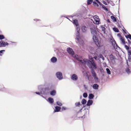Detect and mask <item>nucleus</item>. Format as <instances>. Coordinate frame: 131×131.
Instances as JSON below:
<instances>
[{"instance_id":"a878e982","label":"nucleus","mask_w":131,"mask_h":131,"mask_svg":"<svg viewBox=\"0 0 131 131\" xmlns=\"http://www.w3.org/2000/svg\"><path fill=\"white\" fill-rule=\"evenodd\" d=\"M86 101L85 99H83L81 101V103L83 104H85L86 103Z\"/></svg>"},{"instance_id":"473e14b6","label":"nucleus","mask_w":131,"mask_h":131,"mask_svg":"<svg viewBox=\"0 0 131 131\" xmlns=\"http://www.w3.org/2000/svg\"><path fill=\"white\" fill-rule=\"evenodd\" d=\"M5 38L4 36L3 35H0V39L2 40L5 39Z\"/></svg>"},{"instance_id":"09e8293b","label":"nucleus","mask_w":131,"mask_h":131,"mask_svg":"<svg viewBox=\"0 0 131 131\" xmlns=\"http://www.w3.org/2000/svg\"><path fill=\"white\" fill-rule=\"evenodd\" d=\"M101 58H102V59L103 60H104V58L103 57H103H102Z\"/></svg>"},{"instance_id":"bb28decb","label":"nucleus","mask_w":131,"mask_h":131,"mask_svg":"<svg viewBox=\"0 0 131 131\" xmlns=\"http://www.w3.org/2000/svg\"><path fill=\"white\" fill-rule=\"evenodd\" d=\"M113 30L116 32H119V30L117 28L115 27L113 28Z\"/></svg>"},{"instance_id":"dca6fc26","label":"nucleus","mask_w":131,"mask_h":131,"mask_svg":"<svg viewBox=\"0 0 131 131\" xmlns=\"http://www.w3.org/2000/svg\"><path fill=\"white\" fill-rule=\"evenodd\" d=\"M99 87V85L96 84H93L92 86V87L95 90H97L98 89Z\"/></svg>"},{"instance_id":"423d86ee","label":"nucleus","mask_w":131,"mask_h":131,"mask_svg":"<svg viewBox=\"0 0 131 131\" xmlns=\"http://www.w3.org/2000/svg\"><path fill=\"white\" fill-rule=\"evenodd\" d=\"M55 75L57 78L59 80H61L63 79L62 73L60 72H57Z\"/></svg>"},{"instance_id":"49530a36","label":"nucleus","mask_w":131,"mask_h":131,"mask_svg":"<svg viewBox=\"0 0 131 131\" xmlns=\"http://www.w3.org/2000/svg\"><path fill=\"white\" fill-rule=\"evenodd\" d=\"M34 21H39L40 20L39 19H34Z\"/></svg>"},{"instance_id":"052dcab7","label":"nucleus","mask_w":131,"mask_h":131,"mask_svg":"<svg viewBox=\"0 0 131 131\" xmlns=\"http://www.w3.org/2000/svg\"><path fill=\"white\" fill-rule=\"evenodd\" d=\"M67 18L68 19H69V20H70V19H69L68 18Z\"/></svg>"},{"instance_id":"4d7b16f0","label":"nucleus","mask_w":131,"mask_h":131,"mask_svg":"<svg viewBox=\"0 0 131 131\" xmlns=\"http://www.w3.org/2000/svg\"><path fill=\"white\" fill-rule=\"evenodd\" d=\"M67 18L68 19H69V20H70V19H69L68 18Z\"/></svg>"},{"instance_id":"5701e85b","label":"nucleus","mask_w":131,"mask_h":131,"mask_svg":"<svg viewBox=\"0 0 131 131\" xmlns=\"http://www.w3.org/2000/svg\"><path fill=\"white\" fill-rule=\"evenodd\" d=\"M56 93V91L54 90L52 91L50 93V95L52 96L54 95H55Z\"/></svg>"},{"instance_id":"39448f33","label":"nucleus","mask_w":131,"mask_h":131,"mask_svg":"<svg viewBox=\"0 0 131 131\" xmlns=\"http://www.w3.org/2000/svg\"><path fill=\"white\" fill-rule=\"evenodd\" d=\"M49 88L48 87H46L44 90H43L42 89L41 91H40V93L41 94L44 95H47L49 93Z\"/></svg>"},{"instance_id":"7c9ffc66","label":"nucleus","mask_w":131,"mask_h":131,"mask_svg":"<svg viewBox=\"0 0 131 131\" xmlns=\"http://www.w3.org/2000/svg\"><path fill=\"white\" fill-rule=\"evenodd\" d=\"M93 5L95 7H98L99 6L95 2H93Z\"/></svg>"},{"instance_id":"3c124183","label":"nucleus","mask_w":131,"mask_h":131,"mask_svg":"<svg viewBox=\"0 0 131 131\" xmlns=\"http://www.w3.org/2000/svg\"><path fill=\"white\" fill-rule=\"evenodd\" d=\"M107 22H110V20H109V19H108V20H107Z\"/></svg>"},{"instance_id":"6e6552de","label":"nucleus","mask_w":131,"mask_h":131,"mask_svg":"<svg viewBox=\"0 0 131 131\" xmlns=\"http://www.w3.org/2000/svg\"><path fill=\"white\" fill-rule=\"evenodd\" d=\"M91 33L93 35H95L96 34L97 32L95 28L94 27L90 28Z\"/></svg>"},{"instance_id":"c756f323","label":"nucleus","mask_w":131,"mask_h":131,"mask_svg":"<svg viewBox=\"0 0 131 131\" xmlns=\"http://www.w3.org/2000/svg\"><path fill=\"white\" fill-rule=\"evenodd\" d=\"M57 104L60 106H61L62 105V104L60 101H58L56 102Z\"/></svg>"},{"instance_id":"f704fd0d","label":"nucleus","mask_w":131,"mask_h":131,"mask_svg":"<svg viewBox=\"0 0 131 131\" xmlns=\"http://www.w3.org/2000/svg\"><path fill=\"white\" fill-rule=\"evenodd\" d=\"M83 96L84 98L87 97L88 96L87 94L86 93H84L83 94Z\"/></svg>"},{"instance_id":"bf43d9fd","label":"nucleus","mask_w":131,"mask_h":131,"mask_svg":"<svg viewBox=\"0 0 131 131\" xmlns=\"http://www.w3.org/2000/svg\"><path fill=\"white\" fill-rule=\"evenodd\" d=\"M67 18L68 19H69V20H70V19H69L68 18Z\"/></svg>"},{"instance_id":"1a4fd4ad","label":"nucleus","mask_w":131,"mask_h":131,"mask_svg":"<svg viewBox=\"0 0 131 131\" xmlns=\"http://www.w3.org/2000/svg\"><path fill=\"white\" fill-rule=\"evenodd\" d=\"M71 78L73 80L76 81L78 80V77L76 74H73L72 75Z\"/></svg>"},{"instance_id":"f03ea898","label":"nucleus","mask_w":131,"mask_h":131,"mask_svg":"<svg viewBox=\"0 0 131 131\" xmlns=\"http://www.w3.org/2000/svg\"><path fill=\"white\" fill-rule=\"evenodd\" d=\"M77 32L76 34V37L75 38L76 41L77 43H78L79 45L80 46H83L84 44L83 40L82 39L79 34L80 28L79 27H77L76 28Z\"/></svg>"},{"instance_id":"6ab92c4d","label":"nucleus","mask_w":131,"mask_h":131,"mask_svg":"<svg viewBox=\"0 0 131 131\" xmlns=\"http://www.w3.org/2000/svg\"><path fill=\"white\" fill-rule=\"evenodd\" d=\"M48 100L49 102L50 103H52L54 101L53 100V99L51 97H49L48 99Z\"/></svg>"},{"instance_id":"393cba45","label":"nucleus","mask_w":131,"mask_h":131,"mask_svg":"<svg viewBox=\"0 0 131 131\" xmlns=\"http://www.w3.org/2000/svg\"><path fill=\"white\" fill-rule=\"evenodd\" d=\"M111 19L113 20L114 22H116V19L114 16H111Z\"/></svg>"},{"instance_id":"ea45409f","label":"nucleus","mask_w":131,"mask_h":131,"mask_svg":"<svg viewBox=\"0 0 131 131\" xmlns=\"http://www.w3.org/2000/svg\"><path fill=\"white\" fill-rule=\"evenodd\" d=\"M102 3L104 4L107 5V3H106V2L104 1H103L102 2Z\"/></svg>"},{"instance_id":"c85d7f7f","label":"nucleus","mask_w":131,"mask_h":131,"mask_svg":"<svg viewBox=\"0 0 131 131\" xmlns=\"http://www.w3.org/2000/svg\"><path fill=\"white\" fill-rule=\"evenodd\" d=\"M93 2V0H88L87 1V5H89Z\"/></svg>"},{"instance_id":"9b49d317","label":"nucleus","mask_w":131,"mask_h":131,"mask_svg":"<svg viewBox=\"0 0 131 131\" xmlns=\"http://www.w3.org/2000/svg\"><path fill=\"white\" fill-rule=\"evenodd\" d=\"M88 27L85 26H83L82 27L81 29L83 32H85L87 30Z\"/></svg>"},{"instance_id":"603ef678","label":"nucleus","mask_w":131,"mask_h":131,"mask_svg":"<svg viewBox=\"0 0 131 131\" xmlns=\"http://www.w3.org/2000/svg\"><path fill=\"white\" fill-rule=\"evenodd\" d=\"M124 32L125 33V34H126V31H125Z\"/></svg>"},{"instance_id":"72a5a7b5","label":"nucleus","mask_w":131,"mask_h":131,"mask_svg":"<svg viewBox=\"0 0 131 131\" xmlns=\"http://www.w3.org/2000/svg\"><path fill=\"white\" fill-rule=\"evenodd\" d=\"M126 37L127 38H129L130 39H131V35L129 34L128 35L126 36Z\"/></svg>"},{"instance_id":"e2e57ef3","label":"nucleus","mask_w":131,"mask_h":131,"mask_svg":"<svg viewBox=\"0 0 131 131\" xmlns=\"http://www.w3.org/2000/svg\"><path fill=\"white\" fill-rule=\"evenodd\" d=\"M95 1H96V0H95Z\"/></svg>"},{"instance_id":"58836bf2","label":"nucleus","mask_w":131,"mask_h":131,"mask_svg":"<svg viewBox=\"0 0 131 131\" xmlns=\"http://www.w3.org/2000/svg\"><path fill=\"white\" fill-rule=\"evenodd\" d=\"M124 46H125V48H126V49L128 51V50H129V47L127 46V45H124Z\"/></svg>"},{"instance_id":"f3484780","label":"nucleus","mask_w":131,"mask_h":131,"mask_svg":"<svg viewBox=\"0 0 131 131\" xmlns=\"http://www.w3.org/2000/svg\"><path fill=\"white\" fill-rule=\"evenodd\" d=\"M51 61L52 63H55L57 61V58L55 57H53L51 59Z\"/></svg>"},{"instance_id":"f8f14e48","label":"nucleus","mask_w":131,"mask_h":131,"mask_svg":"<svg viewBox=\"0 0 131 131\" xmlns=\"http://www.w3.org/2000/svg\"><path fill=\"white\" fill-rule=\"evenodd\" d=\"M61 108L60 107L56 106L55 107V109L53 112L54 113L55 112H58L60 111Z\"/></svg>"},{"instance_id":"c03bdc74","label":"nucleus","mask_w":131,"mask_h":131,"mask_svg":"<svg viewBox=\"0 0 131 131\" xmlns=\"http://www.w3.org/2000/svg\"><path fill=\"white\" fill-rule=\"evenodd\" d=\"M96 2H97L100 5H101V3L98 0H96Z\"/></svg>"},{"instance_id":"79ce46f5","label":"nucleus","mask_w":131,"mask_h":131,"mask_svg":"<svg viewBox=\"0 0 131 131\" xmlns=\"http://www.w3.org/2000/svg\"><path fill=\"white\" fill-rule=\"evenodd\" d=\"M66 109H67V108L63 106L62 107V110H65Z\"/></svg>"},{"instance_id":"864d4df0","label":"nucleus","mask_w":131,"mask_h":131,"mask_svg":"<svg viewBox=\"0 0 131 131\" xmlns=\"http://www.w3.org/2000/svg\"><path fill=\"white\" fill-rule=\"evenodd\" d=\"M13 42V43H16V42Z\"/></svg>"},{"instance_id":"13d9d810","label":"nucleus","mask_w":131,"mask_h":131,"mask_svg":"<svg viewBox=\"0 0 131 131\" xmlns=\"http://www.w3.org/2000/svg\"><path fill=\"white\" fill-rule=\"evenodd\" d=\"M67 18L68 19H69V20H70V19H69L68 18Z\"/></svg>"},{"instance_id":"7ed1b4c3","label":"nucleus","mask_w":131,"mask_h":131,"mask_svg":"<svg viewBox=\"0 0 131 131\" xmlns=\"http://www.w3.org/2000/svg\"><path fill=\"white\" fill-rule=\"evenodd\" d=\"M67 51L68 53L70 54H71L73 57H74V58L76 59L79 61V59H81L80 57H79L77 55H74V52L73 51L72 49L70 48H68L67 49Z\"/></svg>"},{"instance_id":"a18cd8bd","label":"nucleus","mask_w":131,"mask_h":131,"mask_svg":"<svg viewBox=\"0 0 131 131\" xmlns=\"http://www.w3.org/2000/svg\"><path fill=\"white\" fill-rule=\"evenodd\" d=\"M93 58L96 60H97L98 59L97 58V56H95V57H94Z\"/></svg>"},{"instance_id":"a19ab883","label":"nucleus","mask_w":131,"mask_h":131,"mask_svg":"<svg viewBox=\"0 0 131 131\" xmlns=\"http://www.w3.org/2000/svg\"><path fill=\"white\" fill-rule=\"evenodd\" d=\"M117 36H118L119 37V39L121 38V37H122L120 34H117Z\"/></svg>"},{"instance_id":"4c0bfd02","label":"nucleus","mask_w":131,"mask_h":131,"mask_svg":"<svg viewBox=\"0 0 131 131\" xmlns=\"http://www.w3.org/2000/svg\"><path fill=\"white\" fill-rule=\"evenodd\" d=\"M101 72V73L103 75H104L105 73L103 71V70L102 69L101 70H100Z\"/></svg>"},{"instance_id":"cd10ccee","label":"nucleus","mask_w":131,"mask_h":131,"mask_svg":"<svg viewBox=\"0 0 131 131\" xmlns=\"http://www.w3.org/2000/svg\"><path fill=\"white\" fill-rule=\"evenodd\" d=\"M126 71L127 74H129L131 73V72L128 68H127L126 69Z\"/></svg>"},{"instance_id":"4be33fe9","label":"nucleus","mask_w":131,"mask_h":131,"mask_svg":"<svg viewBox=\"0 0 131 131\" xmlns=\"http://www.w3.org/2000/svg\"><path fill=\"white\" fill-rule=\"evenodd\" d=\"M128 54L129 55L128 58L131 59V50H128Z\"/></svg>"},{"instance_id":"37998d69","label":"nucleus","mask_w":131,"mask_h":131,"mask_svg":"<svg viewBox=\"0 0 131 131\" xmlns=\"http://www.w3.org/2000/svg\"><path fill=\"white\" fill-rule=\"evenodd\" d=\"M97 56L99 57L100 58H102L103 56L102 54H100L99 56L97 55Z\"/></svg>"},{"instance_id":"9d476101","label":"nucleus","mask_w":131,"mask_h":131,"mask_svg":"<svg viewBox=\"0 0 131 131\" xmlns=\"http://www.w3.org/2000/svg\"><path fill=\"white\" fill-rule=\"evenodd\" d=\"M93 18L94 19L96 24H98L100 22V19L98 16L97 15H95L93 16Z\"/></svg>"},{"instance_id":"de8ad7c7","label":"nucleus","mask_w":131,"mask_h":131,"mask_svg":"<svg viewBox=\"0 0 131 131\" xmlns=\"http://www.w3.org/2000/svg\"><path fill=\"white\" fill-rule=\"evenodd\" d=\"M105 1H106L107 3H110V2L109 0H105Z\"/></svg>"},{"instance_id":"412c9836","label":"nucleus","mask_w":131,"mask_h":131,"mask_svg":"<svg viewBox=\"0 0 131 131\" xmlns=\"http://www.w3.org/2000/svg\"><path fill=\"white\" fill-rule=\"evenodd\" d=\"M119 39L123 44H124L125 43V40L123 37H121V38Z\"/></svg>"},{"instance_id":"aec40b11","label":"nucleus","mask_w":131,"mask_h":131,"mask_svg":"<svg viewBox=\"0 0 131 131\" xmlns=\"http://www.w3.org/2000/svg\"><path fill=\"white\" fill-rule=\"evenodd\" d=\"M100 27L102 31H103L104 33H105V27H104V26L103 25H101Z\"/></svg>"},{"instance_id":"680f3d73","label":"nucleus","mask_w":131,"mask_h":131,"mask_svg":"<svg viewBox=\"0 0 131 131\" xmlns=\"http://www.w3.org/2000/svg\"><path fill=\"white\" fill-rule=\"evenodd\" d=\"M67 18L68 19H69V20H70V19H69L68 18Z\"/></svg>"},{"instance_id":"20e7f679","label":"nucleus","mask_w":131,"mask_h":131,"mask_svg":"<svg viewBox=\"0 0 131 131\" xmlns=\"http://www.w3.org/2000/svg\"><path fill=\"white\" fill-rule=\"evenodd\" d=\"M93 39L97 47L101 46L100 42L98 40L97 37L95 35H93Z\"/></svg>"},{"instance_id":"6e6d98bb","label":"nucleus","mask_w":131,"mask_h":131,"mask_svg":"<svg viewBox=\"0 0 131 131\" xmlns=\"http://www.w3.org/2000/svg\"><path fill=\"white\" fill-rule=\"evenodd\" d=\"M67 18L68 19H69V20H70V19H69L68 18Z\"/></svg>"},{"instance_id":"ddd939ff","label":"nucleus","mask_w":131,"mask_h":131,"mask_svg":"<svg viewBox=\"0 0 131 131\" xmlns=\"http://www.w3.org/2000/svg\"><path fill=\"white\" fill-rule=\"evenodd\" d=\"M42 88L43 86L42 85H40L38 86V89L40 91H41L42 90ZM35 93L36 94H37L39 95H40V94H41L40 92V93L39 92H36Z\"/></svg>"},{"instance_id":"2eb2a0df","label":"nucleus","mask_w":131,"mask_h":131,"mask_svg":"<svg viewBox=\"0 0 131 131\" xmlns=\"http://www.w3.org/2000/svg\"><path fill=\"white\" fill-rule=\"evenodd\" d=\"M93 103V101L92 100H89L87 103L86 105L87 106H90Z\"/></svg>"},{"instance_id":"b1692460","label":"nucleus","mask_w":131,"mask_h":131,"mask_svg":"<svg viewBox=\"0 0 131 131\" xmlns=\"http://www.w3.org/2000/svg\"><path fill=\"white\" fill-rule=\"evenodd\" d=\"M5 50H1L0 51V56H2L4 54Z\"/></svg>"},{"instance_id":"8fccbe9b","label":"nucleus","mask_w":131,"mask_h":131,"mask_svg":"<svg viewBox=\"0 0 131 131\" xmlns=\"http://www.w3.org/2000/svg\"><path fill=\"white\" fill-rule=\"evenodd\" d=\"M41 96L43 98H45V97H44V96H43L42 95H41Z\"/></svg>"},{"instance_id":"0eeeda50","label":"nucleus","mask_w":131,"mask_h":131,"mask_svg":"<svg viewBox=\"0 0 131 131\" xmlns=\"http://www.w3.org/2000/svg\"><path fill=\"white\" fill-rule=\"evenodd\" d=\"M8 42L2 40L0 43V47H5L6 46H8Z\"/></svg>"},{"instance_id":"a211bd4d","label":"nucleus","mask_w":131,"mask_h":131,"mask_svg":"<svg viewBox=\"0 0 131 131\" xmlns=\"http://www.w3.org/2000/svg\"><path fill=\"white\" fill-rule=\"evenodd\" d=\"M94 97V96L92 93L90 94L88 98L90 99H93Z\"/></svg>"},{"instance_id":"2f4dec72","label":"nucleus","mask_w":131,"mask_h":131,"mask_svg":"<svg viewBox=\"0 0 131 131\" xmlns=\"http://www.w3.org/2000/svg\"><path fill=\"white\" fill-rule=\"evenodd\" d=\"M106 71L107 73L109 74H111V72L110 69L108 68H107L106 69Z\"/></svg>"},{"instance_id":"e433bc0d","label":"nucleus","mask_w":131,"mask_h":131,"mask_svg":"<svg viewBox=\"0 0 131 131\" xmlns=\"http://www.w3.org/2000/svg\"><path fill=\"white\" fill-rule=\"evenodd\" d=\"M102 6L103 8H104L105 10H107V11L108 10L107 8L105 7V5H102Z\"/></svg>"},{"instance_id":"f257e3e1","label":"nucleus","mask_w":131,"mask_h":131,"mask_svg":"<svg viewBox=\"0 0 131 131\" xmlns=\"http://www.w3.org/2000/svg\"><path fill=\"white\" fill-rule=\"evenodd\" d=\"M78 59L80 63L83 64H86L91 69L90 71L94 80L96 82L98 81V78L96 74L94 69H96L97 67L93 58L90 59V60L87 59H83L82 58L81 59Z\"/></svg>"},{"instance_id":"5fc2aeb1","label":"nucleus","mask_w":131,"mask_h":131,"mask_svg":"<svg viewBox=\"0 0 131 131\" xmlns=\"http://www.w3.org/2000/svg\"><path fill=\"white\" fill-rule=\"evenodd\" d=\"M123 31L124 32V31H125V30L123 29Z\"/></svg>"},{"instance_id":"4468645a","label":"nucleus","mask_w":131,"mask_h":131,"mask_svg":"<svg viewBox=\"0 0 131 131\" xmlns=\"http://www.w3.org/2000/svg\"><path fill=\"white\" fill-rule=\"evenodd\" d=\"M73 24L75 25L76 28L77 27H79V24L78 23V21L77 20L75 19L73 20Z\"/></svg>"},{"instance_id":"c9c22d12","label":"nucleus","mask_w":131,"mask_h":131,"mask_svg":"<svg viewBox=\"0 0 131 131\" xmlns=\"http://www.w3.org/2000/svg\"><path fill=\"white\" fill-rule=\"evenodd\" d=\"M80 102L76 103L75 104V105L76 106H78L79 107V105H80Z\"/></svg>"}]
</instances>
